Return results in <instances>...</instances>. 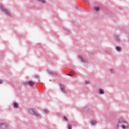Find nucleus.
Masks as SVG:
<instances>
[{"instance_id":"obj_1","label":"nucleus","mask_w":129,"mask_h":129,"mask_svg":"<svg viewBox=\"0 0 129 129\" xmlns=\"http://www.w3.org/2000/svg\"><path fill=\"white\" fill-rule=\"evenodd\" d=\"M117 129H128L129 124L126 121L120 119L117 124Z\"/></svg>"},{"instance_id":"obj_2","label":"nucleus","mask_w":129,"mask_h":129,"mask_svg":"<svg viewBox=\"0 0 129 129\" xmlns=\"http://www.w3.org/2000/svg\"><path fill=\"white\" fill-rule=\"evenodd\" d=\"M0 9L2 12H3V13H5L6 14V15H8L9 16V17H12V14L8 11V9L4 8V6L2 5H0Z\"/></svg>"},{"instance_id":"obj_3","label":"nucleus","mask_w":129,"mask_h":129,"mask_svg":"<svg viewBox=\"0 0 129 129\" xmlns=\"http://www.w3.org/2000/svg\"><path fill=\"white\" fill-rule=\"evenodd\" d=\"M29 112L31 113L33 115H35V116H37V117H39L40 116L39 114H38V113H36V111H35V110L33 108L30 109L29 110Z\"/></svg>"},{"instance_id":"obj_4","label":"nucleus","mask_w":129,"mask_h":129,"mask_svg":"<svg viewBox=\"0 0 129 129\" xmlns=\"http://www.w3.org/2000/svg\"><path fill=\"white\" fill-rule=\"evenodd\" d=\"M0 127L2 129H6L7 127H8V126H7V125L5 124H2L1 125H0Z\"/></svg>"},{"instance_id":"obj_5","label":"nucleus","mask_w":129,"mask_h":129,"mask_svg":"<svg viewBox=\"0 0 129 129\" xmlns=\"http://www.w3.org/2000/svg\"><path fill=\"white\" fill-rule=\"evenodd\" d=\"M94 11H96V12H99V11H100V8L99 7H96L94 8Z\"/></svg>"},{"instance_id":"obj_6","label":"nucleus","mask_w":129,"mask_h":129,"mask_svg":"<svg viewBox=\"0 0 129 129\" xmlns=\"http://www.w3.org/2000/svg\"><path fill=\"white\" fill-rule=\"evenodd\" d=\"M97 123L96 120H92L91 124L92 125H95Z\"/></svg>"},{"instance_id":"obj_7","label":"nucleus","mask_w":129,"mask_h":129,"mask_svg":"<svg viewBox=\"0 0 129 129\" xmlns=\"http://www.w3.org/2000/svg\"><path fill=\"white\" fill-rule=\"evenodd\" d=\"M28 84H29L30 86H34V85H35V83L31 81H29Z\"/></svg>"},{"instance_id":"obj_8","label":"nucleus","mask_w":129,"mask_h":129,"mask_svg":"<svg viewBox=\"0 0 129 129\" xmlns=\"http://www.w3.org/2000/svg\"><path fill=\"white\" fill-rule=\"evenodd\" d=\"M61 88V90L63 92H65L66 90H65V87L64 86H60Z\"/></svg>"},{"instance_id":"obj_9","label":"nucleus","mask_w":129,"mask_h":129,"mask_svg":"<svg viewBox=\"0 0 129 129\" xmlns=\"http://www.w3.org/2000/svg\"><path fill=\"white\" fill-rule=\"evenodd\" d=\"M40 3H41L42 4H46V1L45 0H38Z\"/></svg>"},{"instance_id":"obj_10","label":"nucleus","mask_w":129,"mask_h":129,"mask_svg":"<svg viewBox=\"0 0 129 129\" xmlns=\"http://www.w3.org/2000/svg\"><path fill=\"white\" fill-rule=\"evenodd\" d=\"M99 92L101 94H104V91L102 89H100Z\"/></svg>"},{"instance_id":"obj_11","label":"nucleus","mask_w":129,"mask_h":129,"mask_svg":"<svg viewBox=\"0 0 129 129\" xmlns=\"http://www.w3.org/2000/svg\"><path fill=\"white\" fill-rule=\"evenodd\" d=\"M14 105V107H15L16 108H17V107H19V104H18L17 103H15Z\"/></svg>"},{"instance_id":"obj_12","label":"nucleus","mask_w":129,"mask_h":129,"mask_svg":"<svg viewBox=\"0 0 129 129\" xmlns=\"http://www.w3.org/2000/svg\"><path fill=\"white\" fill-rule=\"evenodd\" d=\"M116 50H117V51H120V50H121V48H120V47H119V46H117V47H116Z\"/></svg>"},{"instance_id":"obj_13","label":"nucleus","mask_w":129,"mask_h":129,"mask_svg":"<svg viewBox=\"0 0 129 129\" xmlns=\"http://www.w3.org/2000/svg\"><path fill=\"white\" fill-rule=\"evenodd\" d=\"M69 129H72V124H69V127H68Z\"/></svg>"},{"instance_id":"obj_14","label":"nucleus","mask_w":129,"mask_h":129,"mask_svg":"<svg viewBox=\"0 0 129 129\" xmlns=\"http://www.w3.org/2000/svg\"><path fill=\"white\" fill-rule=\"evenodd\" d=\"M2 83H4V80H0V84H2Z\"/></svg>"},{"instance_id":"obj_15","label":"nucleus","mask_w":129,"mask_h":129,"mask_svg":"<svg viewBox=\"0 0 129 129\" xmlns=\"http://www.w3.org/2000/svg\"><path fill=\"white\" fill-rule=\"evenodd\" d=\"M64 118L66 120H68V119H67V116H64Z\"/></svg>"},{"instance_id":"obj_16","label":"nucleus","mask_w":129,"mask_h":129,"mask_svg":"<svg viewBox=\"0 0 129 129\" xmlns=\"http://www.w3.org/2000/svg\"><path fill=\"white\" fill-rule=\"evenodd\" d=\"M45 111L46 113H48V112H49V111L48 110H45Z\"/></svg>"},{"instance_id":"obj_17","label":"nucleus","mask_w":129,"mask_h":129,"mask_svg":"<svg viewBox=\"0 0 129 129\" xmlns=\"http://www.w3.org/2000/svg\"><path fill=\"white\" fill-rule=\"evenodd\" d=\"M89 83V82L86 81L85 84H88Z\"/></svg>"},{"instance_id":"obj_18","label":"nucleus","mask_w":129,"mask_h":129,"mask_svg":"<svg viewBox=\"0 0 129 129\" xmlns=\"http://www.w3.org/2000/svg\"><path fill=\"white\" fill-rule=\"evenodd\" d=\"M110 71H111V72H114V70H111Z\"/></svg>"},{"instance_id":"obj_19","label":"nucleus","mask_w":129,"mask_h":129,"mask_svg":"<svg viewBox=\"0 0 129 129\" xmlns=\"http://www.w3.org/2000/svg\"><path fill=\"white\" fill-rule=\"evenodd\" d=\"M70 76H71L72 77H73V75L71 74V75H70Z\"/></svg>"},{"instance_id":"obj_20","label":"nucleus","mask_w":129,"mask_h":129,"mask_svg":"<svg viewBox=\"0 0 129 129\" xmlns=\"http://www.w3.org/2000/svg\"><path fill=\"white\" fill-rule=\"evenodd\" d=\"M83 1H84L85 2L86 1V0H83Z\"/></svg>"}]
</instances>
